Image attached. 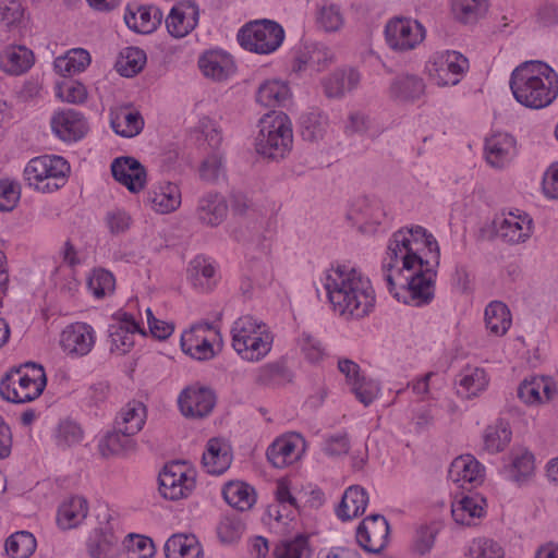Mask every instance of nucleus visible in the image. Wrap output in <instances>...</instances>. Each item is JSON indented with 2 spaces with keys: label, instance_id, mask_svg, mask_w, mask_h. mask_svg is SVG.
I'll list each match as a JSON object with an SVG mask.
<instances>
[{
  "label": "nucleus",
  "instance_id": "nucleus-1",
  "mask_svg": "<svg viewBox=\"0 0 558 558\" xmlns=\"http://www.w3.org/2000/svg\"><path fill=\"white\" fill-rule=\"evenodd\" d=\"M439 262V245L426 229L415 226L396 231L381 266L389 292L405 304H429L435 295Z\"/></svg>",
  "mask_w": 558,
  "mask_h": 558
},
{
  "label": "nucleus",
  "instance_id": "nucleus-2",
  "mask_svg": "<svg viewBox=\"0 0 558 558\" xmlns=\"http://www.w3.org/2000/svg\"><path fill=\"white\" fill-rule=\"evenodd\" d=\"M335 312L347 318H363L375 305V292L368 278L355 268L337 265L320 279Z\"/></svg>",
  "mask_w": 558,
  "mask_h": 558
},
{
  "label": "nucleus",
  "instance_id": "nucleus-3",
  "mask_svg": "<svg viewBox=\"0 0 558 558\" xmlns=\"http://www.w3.org/2000/svg\"><path fill=\"white\" fill-rule=\"evenodd\" d=\"M510 88L522 106L543 109L558 96V74L542 61H525L512 71Z\"/></svg>",
  "mask_w": 558,
  "mask_h": 558
},
{
  "label": "nucleus",
  "instance_id": "nucleus-4",
  "mask_svg": "<svg viewBox=\"0 0 558 558\" xmlns=\"http://www.w3.org/2000/svg\"><path fill=\"white\" fill-rule=\"evenodd\" d=\"M255 137L256 151L268 159L279 160L287 156L293 144L292 124L282 111L264 114Z\"/></svg>",
  "mask_w": 558,
  "mask_h": 558
},
{
  "label": "nucleus",
  "instance_id": "nucleus-5",
  "mask_svg": "<svg viewBox=\"0 0 558 558\" xmlns=\"http://www.w3.org/2000/svg\"><path fill=\"white\" fill-rule=\"evenodd\" d=\"M46 383L44 367L28 362L5 374L0 381V396L14 403L31 402L43 393Z\"/></svg>",
  "mask_w": 558,
  "mask_h": 558
},
{
  "label": "nucleus",
  "instance_id": "nucleus-6",
  "mask_svg": "<svg viewBox=\"0 0 558 558\" xmlns=\"http://www.w3.org/2000/svg\"><path fill=\"white\" fill-rule=\"evenodd\" d=\"M70 173L69 162L61 156H39L31 159L24 169L29 186L43 193L61 189Z\"/></svg>",
  "mask_w": 558,
  "mask_h": 558
},
{
  "label": "nucleus",
  "instance_id": "nucleus-7",
  "mask_svg": "<svg viewBox=\"0 0 558 558\" xmlns=\"http://www.w3.org/2000/svg\"><path fill=\"white\" fill-rule=\"evenodd\" d=\"M283 38V28L270 20L250 22L238 34V40L243 48L263 54L277 50Z\"/></svg>",
  "mask_w": 558,
  "mask_h": 558
},
{
  "label": "nucleus",
  "instance_id": "nucleus-8",
  "mask_svg": "<svg viewBox=\"0 0 558 558\" xmlns=\"http://www.w3.org/2000/svg\"><path fill=\"white\" fill-rule=\"evenodd\" d=\"M158 480L161 496L169 500L186 498L195 488L194 471L180 462L165 465Z\"/></svg>",
  "mask_w": 558,
  "mask_h": 558
},
{
  "label": "nucleus",
  "instance_id": "nucleus-9",
  "mask_svg": "<svg viewBox=\"0 0 558 558\" xmlns=\"http://www.w3.org/2000/svg\"><path fill=\"white\" fill-rule=\"evenodd\" d=\"M468 68L469 61L464 56L449 50L435 53L427 64L429 76L439 86L458 84Z\"/></svg>",
  "mask_w": 558,
  "mask_h": 558
},
{
  "label": "nucleus",
  "instance_id": "nucleus-10",
  "mask_svg": "<svg viewBox=\"0 0 558 558\" xmlns=\"http://www.w3.org/2000/svg\"><path fill=\"white\" fill-rule=\"evenodd\" d=\"M388 46L396 51L414 49L425 38V28L417 21L395 17L385 27Z\"/></svg>",
  "mask_w": 558,
  "mask_h": 558
},
{
  "label": "nucleus",
  "instance_id": "nucleus-11",
  "mask_svg": "<svg viewBox=\"0 0 558 558\" xmlns=\"http://www.w3.org/2000/svg\"><path fill=\"white\" fill-rule=\"evenodd\" d=\"M96 343L94 328L82 322L68 325L60 335V347L71 357L87 355Z\"/></svg>",
  "mask_w": 558,
  "mask_h": 558
},
{
  "label": "nucleus",
  "instance_id": "nucleus-12",
  "mask_svg": "<svg viewBox=\"0 0 558 558\" xmlns=\"http://www.w3.org/2000/svg\"><path fill=\"white\" fill-rule=\"evenodd\" d=\"M389 524L384 515L366 517L356 529V542L366 551L378 554L388 544Z\"/></svg>",
  "mask_w": 558,
  "mask_h": 558
},
{
  "label": "nucleus",
  "instance_id": "nucleus-13",
  "mask_svg": "<svg viewBox=\"0 0 558 558\" xmlns=\"http://www.w3.org/2000/svg\"><path fill=\"white\" fill-rule=\"evenodd\" d=\"M178 402L184 416L204 417L213 411L216 396L210 389L194 385L182 390Z\"/></svg>",
  "mask_w": 558,
  "mask_h": 558
},
{
  "label": "nucleus",
  "instance_id": "nucleus-14",
  "mask_svg": "<svg viewBox=\"0 0 558 558\" xmlns=\"http://www.w3.org/2000/svg\"><path fill=\"white\" fill-rule=\"evenodd\" d=\"M199 8L191 0H184L172 7L166 17L168 33L174 38L187 36L198 24Z\"/></svg>",
  "mask_w": 558,
  "mask_h": 558
},
{
  "label": "nucleus",
  "instance_id": "nucleus-15",
  "mask_svg": "<svg viewBox=\"0 0 558 558\" xmlns=\"http://www.w3.org/2000/svg\"><path fill=\"white\" fill-rule=\"evenodd\" d=\"M111 172L113 178L132 193L141 192L146 185V169L133 157L116 158L111 163Z\"/></svg>",
  "mask_w": 558,
  "mask_h": 558
},
{
  "label": "nucleus",
  "instance_id": "nucleus-16",
  "mask_svg": "<svg viewBox=\"0 0 558 558\" xmlns=\"http://www.w3.org/2000/svg\"><path fill=\"white\" fill-rule=\"evenodd\" d=\"M51 128L54 134L65 142L77 141L87 131L83 114L72 109L56 112L51 118Z\"/></svg>",
  "mask_w": 558,
  "mask_h": 558
},
{
  "label": "nucleus",
  "instance_id": "nucleus-17",
  "mask_svg": "<svg viewBox=\"0 0 558 558\" xmlns=\"http://www.w3.org/2000/svg\"><path fill=\"white\" fill-rule=\"evenodd\" d=\"M303 445L304 439L299 434L277 438L267 449V459L275 468H286L301 457L299 447Z\"/></svg>",
  "mask_w": 558,
  "mask_h": 558
},
{
  "label": "nucleus",
  "instance_id": "nucleus-18",
  "mask_svg": "<svg viewBox=\"0 0 558 558\" xmlns=\"http://www.w3.org/2000/svg\"><path fill=\"white\" fill-rule=\"evenodd\" d=\"M484 466L472 454H462L451 462L448 476L460 487L465 488L466 484L480 485L484 480Z\"/></svg>",
  "mask_w": 558,
  "mask_h": 558
},
{
  "label": "nucleus",
  "instance_id": "nucleus-19",
  "mask_svg": "<svg viewBox=\"0 0 558 558\" xmlns=\"http://www.w3.org/2000/svg\"><path fill=\"white\" fill-rule=\"evenodd\" d=\"M554 381L544 376L524 379L518 387L519 399L527 405H538L550 401L556 395Z\"/></svg>",
  "mask_w": 558,
  "mask_h": 558
},
{
  "label": "nucleus",
  "instance_id": "nucleus-20",
  "mask_svg": "<svg viewBox=\"0 0 558 558\" xmlns=\"http://www.w3.org/2000/svg\"><path fill=\"white\" fill-rule=\"evenodd\" d=\"M210 326L197 325L186 330L181 336L182 351L191 357L205 361L214 356V348L211 342L205 337V331L209 330Z\"/></svg>",
  "mask_w": 558,
  "mask_h": 558
},
{
  "label": "nucleus",
  "instance_id": "nucleus-21",
  "mask_svg": "<svg viewBox=\"0 0 558 558\" xmlns=\"http://www.w3.org/2000/svg\"><path fill=\"white\" fill-rule=\"evenodd\" d=\"M146 203L159 214H169L181 205L180 187L172 182H163L147 192Z\"/></svg>",
  "mask_w": 558,
  "mask_h": 558
},
{
  "label": "nucleus",
  "instance_id": "nucleus-22",
  "mask_svg": "<svg viewBox=\"0 0 558 558\" xmlns=\"http://www.w3.org/2000/svg\"><path fill=\"white\" fill-rule=\"evenodd\" d=\"M533 220L527 214L509 213L498 227V235L510 244L525 242L532 234Z\"/></svg>",
  "mask_w": 558,
  "mask_h": 558
},
{
  "label": "nucleus",
  "instance_id": "nucleus-23",
  "mask_svg": "<svg viewBox=\"0 0 558 558\" xmlns=\"http://www.w3.org/2000/svg\"><path fill=\"white\" fill-rule=\"evenodd\" d=\"M515 155V140L507 133H496L486 138L485 157L495 168H502Z\"/></svg>",
  "mask_w": 558,
  "mask_h": 558
},
{
  "label": "nucleus",
  "instance_id": "nucleus-24",
  "mask_svg": "<svg viewBox=\"0 0 558 558\" xmlns=\"http://www.w3.org/2000/svg\"><path fill=\"white\" fill-rule=\"evenodd\" d=\"M360 81L361 74L355 69H338L324 78V93L328 98H341L347 93L356 88Z\"/></svg>",
  "mask_w": 558,
  "mask_h": 558
},
{
  "label": "nucleus",
  "instance_id": "nucleus-25",
  "mask_svg": "<svg viewBox=\"0 0 558 558\" xmlns=\"http://www.w3.org/2000/svg\"><path fill=\"white\" fill-rule=\"evenodd\" d=\"M86 547L90 558H117L120 553L119 537L111 527L95 529Z\"/></svg>",
  "mask_w": 558,
  "mask_h": 558
},
{
  "label": "nucleus",
  "instance_id": "nucleus-26",
  "mask_svg": "<svg viewBox=\"0 0 558 558\" xmlns=\"http://www.w3.org/2000/svg\"><path fill=\"white\" fill-rule=\"evenodd\" d=\"M228 205L218 193H208L199 198L196 208L198 221L208 227L220 225L227 216Z\"/></svg>",
  "mask_w": 558,
  "mask_h": 558
},
{
  "label": "nucleus",
  "instance_id": "nucleus-27",
  "mask_svg": "<svg viewBox=\"0 0 558 558\" xmlns=\"http://www.w3.org/2000/svg\"><path fill=\"white\" fill-rule=\"evenodd\" d=\"M35 57L25 46H9L0 53V68L8 74L21 75L34 64Z\"/></svg>",
  "mask_w": 558,
  "mask_h": 558
},
{
  "label": "nucleus",
  "instance_id": "nucleus-28",
  "mask_svg": "<svg viewBox=\"0 0 558 558\" xmlns=\"http://www.w3.org/2000/svg\"><path fill=\"white\" fill-rule=\"evenodd\" d=\"M203 74L215 81L227 80L234 72L232 58L221 51L205 52L198 60Z\"/></svg>",
  "mask_w": 558,
  "mask_h": 558
},
{
  "label": "nucleus",
  "instance_id": "nucleus-29",
  "mask_svg": "<svg viewBox=\"0 0 558 558\" xmlns=\"http://www.w3.org/2000/svg\"><path fill=\"white\" fill-rule=\"evenodd\" d=\"M485 507L486 499L480 494L466 495L452 504L451 514L458 524L470 526L485 514Z\"/></svg>",
  "mask_w": 558,
  "mask_h": 558
},
{
  "label": "nucleus",
  "instance_id": "nucleus-30",
  "mask_svg": "<svg viewBox=\"0 0 558 558\" xmlns=\"http://www.w3.org/2000/svg\"><path fill=\"white\" fill-rule=\"evenodd\" d=\"M88 513V502L82 496H72L64 500L58 509L57 522L63 530L80 525Z\"/></svg>",
  "mask_w": 558,
  "mask_h": 558
},
{
  "label": "nucleus",
  "instance_id": "nucleus-31",
  "mask_svg": "<svg viewBox=\"0 0 558 558\" xmlns=\"http://www.w3.org/2000/svg\"><path fill=\"white\" fill-rule=\"evenodd\" d=\"M368 502L366 490L357 485L349 487L336 509L337 517L348 521L364 513Z\"/></svg>",
  "mask_w": 558,
  "mask_h": 558
},
{
  "label": "nucleus",
  "instance_id": "nucleus-32",
  "mask_svg": "<svg viewBox=\"0 0 558 558\" xmlns=\"http://www.w3.org/2000/svg\"><path fill=\"white\" fill-rule=\"evenodd\" d=\"M424 92V81L414 74L398 75L389 87L390 97L399 101H413L418 99Z\"/></svg>",
  "mask_w": 558,
  "mask_h": 558
},
{
  "label": "nucleus",
  "instance_id": "nucleus-33",
  "mask_svg": "<svg viewBox=\"0 0 558 558\" xmlns=\"http://www.w3.org/2000/svg\"><path fill=\"white\" fill-rule=\"evenodd\" d=\"M456 384L460 396L472 398L485 390L488 378L483 368L468 365L458 374Z\"/></svg>",
  "mask_w": 558,
  "mask_h": 558
},
{
  "label": "nucleus",
  "instance_id": "nucleus-34",
  "mask_svg": "<svg viewBox=\"0 0 558 558\" xmlns=\"http://www.w3.org/2000/svg\"><path fill=\"white\" fill-rule=\"evenodd\" d=\"M162 13L156 7H140L136 11H128L124 21L130 29L148 34L161 23Z\"/></svg>",
  "mask_w": 558,
  "mask_h": 558
},
{
  "label": "nucleus",
  "instance_id": "nucleus-35",
  "mask_svg": "<svg viewBox=\"0 0 558 558\" xmlns=\"http://www.w3.org/2000/svg\"><path fill=\"white\" fill-rule=\"evenodd\" d=\"M232 457L220 440L210 439L207 442L206 451L203 453L202 462L209 474L219 475L227 471L231 464Z\"/></svg>",
  "mask_w": 558,
  "mask_h": 558
},
{
  "label": "nucleus",
  "instance_id": "nucleus-36",
  "mask_svg": "<svg viewBox=\"0 0 558 558\" xmlns=\"http://www.w3.org/2000/svg\"><path fill=\"white\" fill-rule=\"evenodd\" d=\"M146 421V407L141 401H130L116 417V428L136 435Z\"/></svg>",
  "mask_w": 558,
  "mask_h": 558
},
{
  "label": "nucleus",
  "instance_id": "nucleus-37",
  "mask_svg": "<svg viewBox=\"0 0 558 558\" xmlns=\"http://www.w3.org/2000/svg\"><path fill=\"white\" fill-rule=\"evenodd\" d=\"M270 331L263 323L246 315L238 318L232 326V347L238 352L241 351L243 344H247L253 337H258L257 332Z\"/></svg>",
  "mask_w": 558,
  "mask_h": 558
},
{
  "label": "nucleus",
  "instance_id": "nucleus-38",
  "mask_svg": "<svg viewBox=\"0 0 558 558\" xmlns=\"http://www.w3.org/2000/svg\"><path fill=\"white\" fill-rule=\"evenodd\" d=\"M333 52L330 48L323 45H315L306 52H303L295 60L294 70H312L320 72L333 62Z\"/></svg>",
  "mask_w": 558,
  "mask_h": 558
},
{
  "label": "nucleus",
  "instance_id": "nucleus-39",
  "mask_svg": "<svg viewBox=\"0 0 558 558\" xmlns=\"http://www.w3.org/2000/svg\"><path fill=\"white\" fill-rule=\"evenodd\" d=\"M133 434L116 428L108 433L99 442L102 457L119 456L134 451L136 442Z\"/></svg>",
  "mask_w": 558,
  "mask_h": 558
},
{
  "label": "nucleus",
  "instance_id": "nucleus-40",
  "mask_svg": "<svg viewBox=\"0 0 558 558\" xmlns=\"http://www.w3.org/2000/svg\"><path fill=\"white\" fill-rule=\"evenodd\" d=\"M222 495L225 500L233 508L245 511L256 501L255 490L244 482H229L225 485Z\"/></svg>",
  "mask_w": 558,
  "mask_h": 558
},
{
  "label": "nucleus",
  "instance_id": "nucleus-41",
  "mask_svg": "<svg viewBox=\"0 0 558 558\" xmlns=\"http://www.w3.org/2000/svg\"><path fill=\"white\" fill-rule=\"evenodd\" d=\"M111 126L117 134L133 137L143 130L144 119L138 111L122 107L112 117Z\"/></svg>",
  "mask_w": 558,
  "mask_h": 558
},
{
  "label": "nucleus",
  "instance_id": "nucleus-42",
  "mask_svg": "<svg viewBox=\"0 0 558 558\" xmlns=\"http://www.w3.org/2000/svg\"><path fill=\"white\" fill-rule=\"evenodd\" d=\"M90 63L87 50L76 48L54 59L53 68L62 76H72L83 72Z\"/></svg>",
  "mask_w": 558,
  "mask_h": 558
},
{
  "label": "nucleus",
  "instance_id": "nucleus-43",
  "mask_svg": "<svg viewBox=\"0 0 558 558\" xmlns=\"http://www.w3.org/2000/svg\"><path fill=\"white\" fill-rule=\"evenodd\" d=\"M201 553L194 535L174 534L165 544L167 558H199Z\"/></svg>",
  "mask_w": 558,
  "mask_h": 558
},
{
  "label": "nucleus",
  "instance_id": "nucleus-44",
  "mask_svg": "<svg viewBox=\"0 0 558 558\" xmlns=\"http://www.w3.org/2000/svg\"><path fill=\"white\" fill-rule=\"evenodd\" d=\"M291 94L289 86L277 80L263 83L256 94V100L264 107L284 106Z\"/></svg>",
  "mask_w": 558,
  "mask_h": 558
},
{
  "label": "nucleus",
  "instance_id": "nucleus-45",
  "mask_svg": "<svg viewBox=\"0 0 558 558\" xmlns=\"http://www.w3.org/2000/svg\"><path fill=\"white\" fill-rule=\"evenodd\" d=\"M216 269L204 256H196L190 262L187 268L189 280L195 288L203 291L210 290L214 284Z\"/></svg>",
  "mask_w": 558,
  "mask_h": 558
},
{
  "label": "nucleus",
  "instance_id": "nucleus-46",
  "mask_svg": "<svg viewBox=\"0 0 558 558\" xmlns=\"http://www.w3.org/2000/svg\"><path fill=\"white\" fill-rule=\"evenodd\" d=\"M486 328L495 336H502L511 326L510 311L499 301L490 302L485 308Z\"/></svg>",
  "mask_w": 558,
  "mask_h": 558
},
{
  "label": "nucleus",
  "instance_id": "nucleus-47",
  "mask_svg": "<svg viewBox=\"0 0 558 558\" xmlns=\"http://www.w3.org/2000/svg\"><path fill=\"white\" fill-rule=\"evenodd\" d=\"M488 10L487 0H453L452 13L461 23L472 24L484 16Z\"/></svg>",
  "mask_w": 558,
  "mask_h": 558
},
{
  "label": "nucleus",
  "instance_id": "nucleus-48",
  "mask_svg": "<svg viewBox=\"0 0 558 558\" xmlns=\"http://www.w3.org/2000/svg\"><path fill=\"white\" fill-rule=\"evenodd\" d=\"M511 429L504 422L487 426L483 435L484 450L489 453L505 450L511 440Z\"/></svg>",
  "mask_w": 558,
  "mask_h": 558
},
{
  "label": "nucleus",
  "instance_id": "nucleus-49",
  "mask_svg": "<svg viewBox=\"0 0 558 558\" xmlns=\"http://www.w3.org/2000/svg\"><path fill=\"white\" fill-rule=\"evenodd\" d=\"M146 63V53L137 47H128L116 63L117 71L125 77H132L142 71Z\"/></svg>",
  "mask_w": 558,
  "mask_h": 558
},
{
  "label": "nucleus",
  "instance_id": "nucleus-50",
  "mask_svg": "<svg viewBox=\"0 0 558 558\" xmlns=\"http://www.w3.org/2000/svg\"><path fill=\"white\" fill-rule=\"evenodd\" d=\"M257 333L258 337H253L247 344H243L241 351L236 352L243 360L258 362L270 352L274 341L272 333L270 331Z\"/></svg>",
  "mask_w": 558,
  "mask_h": 558
},
{
  "label": "nucleus",
  "instance_id": "nucleus-51",
  "mask_svg": "<svg viewBox=\"0 0 558 558\" xmlns=\"http://www.w3.org/2000/svg\"><path fill=\"white\" fill-rule=\"evenodd\" d=\"M291 380L292 373L280 362L263 365L256 374V383L262 386H281Z\"/></svg>",
  "mask_w": 558,
  "mask_h": 558
},
{
  "label": "nucleus",
  "instance_id": "nucleus-52",
  "mask_svg": "<svg viewBox=\"0 0 558 558\" xmlns=\"http://www.w3.org/2000/svg\"><path fill=\"white\" fill-rule=\"evenodd\" d=\"M25 20V8L20 0H2L0 2V31L10 32L22 25Z\"/></svg>",
  "mask_w": 558,
  "mask_h": 558
},
{
  "label": "nucleus",
  "instance_id": "nucleus-53",
  "mask_svg": "<svg viewBox=\"0 0 558 558\" xmlns=\"http://www.w3.org/2000/svg\"><path fill=\"white\" fill-rule=\"evenodd\" d=\"M36 548V539L32 533L20 531L5 541V551L11 558H28Z\"/></svg>",
  "mask_w": 558,
  "mask_h": 558
},
{
  "label": "nucleus",
  "instance_id": "nucleus-54",
  "mask_svg": "<svg viewBox=\"0 0 558 558\" xmlns=\"http://www.w3.org/2000/svg\"><path fill=\"white\" fill-rule=\"evenodd\" d=\"M327 117L320 111H311L301 118V134L305 141L316 142L324 137L327 130Z\"/></svg>",
  "mask_w": 558,
  "mask_h": 558
},
{
  "label": "nucleus",
  "instance_id": "nucleus-55",
  "mask_svg": "<svg viewBox=\"0 0 558 558\" xmlns=\"http://www.w3.org/2000/svg\"><path fill=\"white\" fill-rule=\"evenodd\" d=\"M310 554L308 538L303 534L281 541L274 550L275 558H310Z\"/></svg>",
  "mask_w": 558,
  "mask_h": 558
},
{
  "label": "nucleus",
  "instance_id": "nucleus-56",
  "mask_svg": "<svg viewBox=\"0 0 558 558\" xmlns=\"http://www.w3.org/2000/svg\"><path fill=\"white\" fill-rule=\"evenodd\" d=\"M316 22L325 32L339 31L343 25V15L340 8L333 3L323 4L316 13Z\"/></svg>",
  "mask_w": 558,
  "mask_h": 558
},
{
  "label": "nucleus",
  "instance_id": "nucleus-57",
  "mask_svg": "<svg viewBox=\"0 0 558 558\" xmlns=\"http://www.w3.org/2000/svg\"><path fill=\"white\" fill-rule=\"evenodd\" d=\"M116 280L113 275L105 269H97L88 279V288L92 293L101 299L114 291Z\"/></svg>",
  "mask_w": 558,
  "mask_h": 558
},
{
  "label": "nucleus",
  "instance_id": "nucleus-58",
  "mask_svg": "<svg viewBox=\"0 0 558 558\" xmlns=\"http://www.w3.org/2000/svg\"><path fill=\"white\" fill-rule=\"evenodd\" d=\"M83 439V430L75 422L63 421L56 433L57 446L65 449L80 444Z\"/></svg>",
  "mask_w": 558,
  "mask_h": 558
},
{
  "label": "nucleus",
  "instance_id": "nucleus-59",
  "mask_svg": "<svg viewBox=\"0 0 558 558\" xmlns=\"http://www.w3.org/2000/svg\"><path fill=\"white\" fill-rule=\"evenodd\" d=\"M244 523L236 515H226L217 527L219 539L225 544H231L240 539L244 532Z\"/></svg>",
  "mask_w": 558,
  "mask_h": 558
},
{
  "label": "nucleus",
  "instance_id": "nucleus-60",
  "mask_svg": "<svg viewBox=\"0 0 558 558\" xmlns=\"http://www.w3.org/2000/svg\"><path fill=\"white\" fill-rule=\"evenodd\" d=\"M299 343L302 353L310 363H319L324 359L325 348L317 338L304 332L302 333Z\"/></svg>",
  "mask_w": 558,
  "mask_h": 558
},
{
  "label": "nucleus",
  "instance_id": "nucleus-61",
  "mask_svg": "<svg viewBox=\"0 0 558 558\" xmlns=\"http://www.w3.org/2000/svg\"><path fill=\"white\" fill-rule=\"evenodd\" d=\"M21 196L20 185L9 180L0 181V210L11 211L17 205Z\"/></svg>",
  "mask_w": 558,
  "mask_h": 558
},
{
  "label": "nucleus",
  "instance_id": "nucleus-62",
  "mask_svg": "<svg viewBox=\"0 0 558 558\" xmlns=\"http://www.w3.org/2000/svg\"><path fill=\"white\" fill-rule=\"evenodd\" d=\"M438 530L434 525H421L417 527L413 541V549L420 555H425L434 546Z\"/></svg>",
  "mask_w": 558,
  "mask_h": 558
},
{
  "label": "nucleus",
  "instance_id": "nucleus-63",
  "mask_svg": "<svg viewBox=\"0 0 558 558\" xmlns=\"http://www.w3.org/2000/svg\"><path fill=\"white\" fill-rule=\"evenodd\" d=\"M534 471V456L531 452H522L512 460L511 477L520 482L530 476Z\"/></svg>",
  "mask_w": 558,
  "mask_h": 558
},
{
  "label": "nucleus",
  "instance_id": "nucleus-64",
  "mask_svg": "<svg viewBox=\"0 0 558 558\" xmlns=\"http://www.w3.org/2000/svg\"><path fill=\"white\" fill-rule=\"evenodd\" d=\"M472 558H504L502 548L492 539L474 541L470 547Z\"/></svg>",
  "mask_w": 558,
  "mask_h": 558
}]
</instances>
